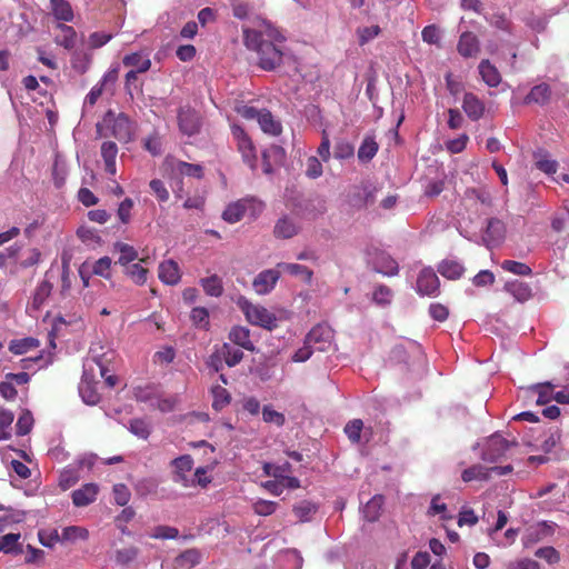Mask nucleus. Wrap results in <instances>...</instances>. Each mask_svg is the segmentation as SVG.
I'll return each instance as SVG.
<instances>
[{
	"mask_svg": "<svg viewBox=\"0 0 569 569\" xmlns=\"http://www.w3.org/2000/svg\"><path fill=\"white\" fill-rule=\"evenodd\" d=\"M242 34L246 48L256 54L257 66L264 71L276 70L288 57L286 36L269 21L244 27Z\"/></svg>",
	"mask_w": 569,
	"mask_h": 569,
	"instance_id": "1",
	"label": "nucleus"
},
{
	"mask_svg": "<svg viewBox=\"0 0 569 569\" xmlns=\"http://www.w3.org/2000/svg\"><path fill=\"white\" fill-rule=\"evenodd\" d=\"M136 123L123 112L116 113L108 110L101 123L97 124V133L100 137H113L121 143H128L133 139Z\"/></svg>",
	"mask_w": 569,
	"mask_h": 569,
	"instance_id": "2",
	"label": "nucleus"
},
{
	"mask_svg": "<svg viewBox=\"0 0 569 569\" xmlns=\"http://www.w3.org/2000/svg\"><path fill=\"white\" fill-rule=\"evenodd\" d=\"M237 306L243 312L246 319L253 326H259L268 330L277 327V318L267 308L251 303L246 297H239Z\"/></svg>",
	"mask_w": 569,
	"mask_h": 569,
	"instance_id": "3",
	"label": "nucleus"
},
{
	"mask_svg": "<svg viewBox=\"0 0 569 569\" xmlns=\"http://www.w3.org/2000/svg\"><path fill=\"white\" fill-rule=\"evenodd\" d=\"M231 132L234 140L237 141V148L241 153L243 161L251 169H254L257 166V150L251 138L247 134L244 129L238 124L231 126Z\"/></svg>",
	"mask_w": 569,
	"mask_h": 569,
	"instance_id": "4",
	"label": "nucleus"
},
{
	"mask_svg": "<svg viewBox=\"0 0 569 569\" xmlns=\"http://www.w3.org/2000/svg\"><path fill=\"white\" fill-rule=\"evenodd\" d=\"M306 343L313 349V351L326 352L332 347L333 331L325 325H317L306 336Z\"/></svg>",
	"mask_w": 569,
	"mask_h": 569,
	"instance_id": "5",
	"label": "nucleus"
},
{
	"mask_svg": "<svg viewBox=\"0 0 569 569\" xmlns=\"http://www.w3.org/2000/svg\"><path fill=\"white\" fill-rule=\"evenodd\" d=\"M556 523L547 521H541L536 525L528 527L521 538L522 545L525 548H529L539 541H541L547 536H552L555 532Z\"/></svg>",
	"mask_w": 569,
	"mask_h": 569,
	"instance_id": "6",
	"label": "nucleus"
},
{
	"mask_svg": "<svg viewBox=\"0 0 569 569\" xmlns=\"http://www.w3.org/2000/svg\"><path fill=\"white\" fill-rule=\"evenodd\" d=\"M417 291L421 296H437L440 292V281L432 268H423L417 278Z\"/></svg>",
	"mask_w": 569,
	"mask_h": 569,
	"instance_id": "7",
	"label": "nucleus"
},
{
	"mask_svg": "<svg viewBox=\"0 0 569 569\" xmlns=\"http://www.w3.org/2000/svg\"><path fill=\"white\" fill-rule=\"evenodd\" d=\"M173 481L182 487L194 486V480H190L188 473L193 468V459L190 455H183L172 460Z\"/></svg>",
	"mask_w": 569,
	"mask_h": 569,
	"instance_id": "8",
	"label": "nucleus"
},
{
	"mask_svg": "<svg viewBox=\"0 0 569 569\" xmlns=\"http://www.w3.org/2000/svg\"><path fill=\"white\" fill-rule=\"evenodd\" d=\"M178 124L182 133L193 136L200 129V116L194 109L182 107L178 111Z\"/></svg>",
	"mask_w": 569,
	"mask_h": 569,
	"instance_id": "9",
	"label": "nucleus"
},
{
	"mask_svg": "<svg viewBox=\"0 0 569 569\" xmlns=\"http://www.w3.org/2000/svg\"><path fill=\"white\" fill-rule=\"evenodd\" d=\"M509 441L500 435H493L489 438L482 453L485 461L495 462L505 456L509 449Z\"/></svg>",
	"mask_w": 569,
	"mask_h": 569,
	"instance_id": "10",
	"label": "nucleus"
},
{
	"mask_svg": "<svg viewBox=\"0 0 569 569\" xmlns=\"http://www.w3.org/2000/svg\"><path fill=\"white\" fill-rule=\"evenodd\" d=\"M279 278V269H267L256 276L252 287L258 295H267L273 290Z\"/></svg>",
	"mask_w": 569,
	"mask_h": 569,
	"instance_id": "11",
	"label": "nucleus"
},
{
	"mask_svg": "<svg viewBox=\"0 0 569 569\" xmlns=\"http://www.w3.org/2000/svg\"><path fill=\"white\" fill-rule=\"evenodd\" d=\"M457 50L463 58L476 57L480 52L478 37L471 31L462 32L457 44Z\"/></svg>",
	"mask_w": 569,
	"mask_h": 569,
	"instance_id": "12",
	"label": "nucleus"
},
{
	"mask_svg": "<svg viewBox=\"0 0 569 569\" xmlns=\"http://www.w3.org/2000/svg\"><path fill=\"white\" fill-rule=\"evenodd\" d=\"M54 42L56 44L64 48L66 50H72L77 44L78 34L73 27L64 23L56 24Z\"/></svg>",
	"mask_w": 569,
	"mask_h": 569,
	"instance_id": "13",
	"label": "nucleus"
},
{
	"mask_svg": "<svg viewBox=\"0 0 569 569\" xmlns=\"http://www.w3.org/2000/svg\"><path fill=\"white\" fill-rule=\"evenodd\" d=\"M372 264L375 271L383 276H395L399 271L398 262L383 251L376 252Z\"/></svg>",
	"mask_w": 569,
	"mask_h": 569,
	"instance_id": "14",
	"label": "nucleus"
},
{
	"mask_svg": "<svg viewBox=\"0 0 569 569\" xmlns=\"http://www.w3.org/2000/svg\"><path fill=\"white\" fill-rule=\"evenodd\" d=\"M462 109L472 121H477L483 117L486 107L475 93L466 92L462 100Z\"/></svg>",
	"mask_w": 569,
	"mask_h": 569,
	"instance_id": "15",
	"label": "nucleus"
},
{
	"mask_svg": "<svg viewBox=\"0 0 569 569\" xmlns=\"http://www.w3.org/2000/svg\"><path fill=\"white\" fill-rule=\"evenodd\" d=\"M98 492L96 483H86L72 492V502L76 507H86L97 499Z\"/></svg>",
	"mask_w": 569,
	"mask_h": 569,
	"instance_id": "16",
	"label": "nucleus"
},
{
	"mask_svg": "<svg viewBox=\"0 0 569 569\" xmlns=\"http://www.w3.org/2000/svg\"><path fill=\"white\" fill-rule=\"evenodd\" d=\"M122 63L124 67L131 68V70H136L140 73L147 72L151 68L149 54L143 51L126 54L122 59Z\"/></svg>",
	"mask_w": 569,
	"mask_h": 569,
	"instance_id": "17",
	"label": "nucleus"
},
{
	"mask_svg": "<svg viewBox=\"0 0 569 569\" xmlns=\"http://www.w3.org/2000/svg\"><path fill=\"white\" fill-rule=\"evenodd\" d=\"M300 226L288 216L280 218L273 228V234L278 239H290L299 233Z\"/></svg>",
	"mask_w": 569,
	"mask_h": 569,
	"instance_id": "18",
	"label": "nucleus"
},
{
	"mask_svg": "<svg viewBox=\"0 0 569 569\" xmlns=\"http://www.w3.org/2000/svg\"><path fill=\"white\" fill-rule=\"evenodd\" d=\"M555 385L550 381L532 385L526 389V392L531 396H537L536 403L539 406L546 405L553 399Z\"/></svg>",
	"mask_w": 569,
	"mask_h": 569,
	"instance_id": "19",
	"label": "nucleus"
},
{
	"mask_svg": "<svg viewBox=\"0 0 569 569\" xmlns=\"http://www.w3.org/2000/svg\"><path fill=\"white\" fill-rule=\"evenodd\" d=\"M229 340L236 346L248 350L254 351L256 347L250 339V330L247 327L234 326L231 328L229 336Z\"/></svg>",
	"mask_w": 569,
	"mask_h": 569,
	"instance_id": "20",
	"label": "nucleus"
},
{
	"mask_svg": "<svg viewBox=\"0 0 569 569\" xmlns=\"http://www.w3.org/2000/svg\"><path fill=\"white\" fill-rule=\"evenodd\" d=\"M478 69L481 79L487 86L496 88L501 83V74L499 70L488 59H483L479 63Z\"/></svg>",
	"mask_w": 569,
	"mask_h": 569,
	"instance_id": "21",
	"label": "nucleus"
},
{
	"mask_svg": "<svg viewBox=\"0 0 569 569\" xmlns=\"http://www.w3.org/2000/svg\"><path fill=\"white\" fill-rule=\"evenodd\" d=\"M101 157L104 161V170L108 174L114 176L117 173L116 159L118 154V147L113 141H104L101 144Z\"/></svg>",
	"mask_w": 569,
	"mask_h": 569,
	"instance_id": "22",
	"label": "nucleus"
},
{
	"mask_svg": "<svg viewBox=\"0 0 569 569\" xmlns=\"http://www.w3.org/2000/svg\"><path fill=\"white\" fill-rule=\"evenodd\" d=\"M202 560V553L197 548H189L174 558V566L182 569H191Z\"/></svg>",
	"mask_w": 569,
	"mask_h": 569,
	"instance_id": "23",
	"label": "nucleus"
},
{
	"mask_svg": "<svg viewBox=\"0 0 569 569\" xmlns=\"http://www.w3.org/2000/svg\"><path fill=\"white\" fill-rule=\"evenodd\" d=\"M180 270L176 261L169 259L159 266V279L166 284H176L180 280Z\"/></svg>",
	"mask_w": 569,
	"mask_h": 569,
	"instance_id": "24",
	"label": "nucleus"
},
{
	"mask_svg": "<svg viewBox=\"0 0 569 569\" xmlns=\"http://www.w3.org/2000/svg\"><path fill=\"white\" fill-rule=\"evenodd\" d=\"M503 289L519 302H525L532 296L530 286L520 280H511L506 282Z\"/></svg>",
	"mask_w": 569,
	"mask_h": 569,
	"instance_id": "25",
	"label": "nucleus"
},
{
	"mask_svg": "<svg viewBox=\"0 0 569 569\" xmlns=\"http://www.w3.org/2000/svg\"><path fill=\"white\" fill-rule=\"evenodd\" d=\"M506 228L501 220L491 218L488 220L485 232V241L490 244L499 243L505 237Z\"/></svg>",
	"mask_w": 569,
	"mask_h": 569,
	"instance_id": "26",
	"label": "nucleus"
},
{
	"mask_svg": "<svg viewBox=\"0 0 569 569\" xmlns=\"http://www.w3.org/2000/svg\"><path fill=\"white\" fill-rule=\"evenodd\" d=\"M20 533H7L0 537V552L7 555H20L23 552L22 543L20 542Z\"/></svg>",
	"mask_w": 569,
	"mask_h": 569,
	"instance_id": "27",
	"label": "nucleus"
},
{
	"mask_svg": "<svg viewBox=\"0 0 569 569\" xmlns=\"http://www.w3.org/2000/svg\"><path fill=\"white\" fill-rule=\"evenodd\" d=\"M551 98V88L547 83H540L535 86L530 92L526 96V103L546 104Z\"/></svg>",
	"mask_w": 569,
	"mask_h": 569,
	"instance_id": "28",
	"label": "nucleus"
},
{
	"mask_svg": "<svg viewBox=\"0 0 569 569\" xmlns=\"http://www.w3.org/2000/svg\"><path fill=\"white\" fill-rule=\"evenodd\" d=\"M248 208V202L246 200H238L236 202L230 203L222 213V218L224 221L229 223H236L240 221Z\"/></svg>",
	"mask_w": 569,
	"mask_h": 569,
	"instance_id": "29",
	"label": "nucleus"
},
{
	"mask_svg": "<svg viewBox=\"0 0 569 569\" xmlns=\"http://www.w3.org/2000/svg\"><path fill=\"white\" fill-rule=\"evenodd\" d=\"M258 123L261 128V130L266 133H269V134H272V136H278L281 133V123L279 121H277L272 113L267 110V109H262L261 110V114L258 119Z\"/></svg>",
	"mask_w": 569,
	"mask_h": 569,
	"instance_id": "30",
	"label": "nucleus"
},
{
	"mask_svg": "<svg viewBox=\"0 0 569 569\" xmlns=\"http://www.w3.org/2000/svg\"><path fill=\"white\" fill-rule=\"evenodd\" d=\"M277 268L291 276L301 277L307 283H310L313 277V271L311 269L299 263L281 262L277 264Z\"/></svg>",
	"mask_w": 569,
	"mask_h": 569,
	"instance_id": "31",
	"label": "nucleus"
},
{
	"mask_svg": "<svg viewBox=\"0 0 569 569\" xmlns=\"http://www.w3.org/2000/svg\"><path fill=\"white\" fill-rule=\"evenodd\" d=\"M317 511L318 506L309 500H302L292 508V512L301 522L310 521Z\"/></svg>",
	"mask_w": 569,
	"mask_h": 569,
	"instance_id": "32",
	"label": "nucleus"
},
{
	"mask_svg": "<svg viewBox=\"0 0 569 569\" xmlns=\"http://www.w3.org/2000/svg\"><path fill=\"white\" fill-rule=\"evenodd\" d=\"M53 16L60 20L70 22L73 20V11L67 0H50Z\"/></svg>",
	"mask_w": 569,
	"mask_h": 569,
	"instance_id": "33",
	"label": "nucleus"
},
{
	"mask_svg": "<svg viewBox=\"0 0 569 569\" xmlns=\"http://www.w3.org/2000/svg\"><path fill=\"white\" fill-rule=\"evenodd\" d=\"M438 271L440 272V274L442 277H445L447 279L457 280L462 276L465 268L462 267V264H460L457 261L443 260L439 264Z\"/></svg>",
	"mask_w": 569,
	"mask_h": 569,
	"instance_id": "34",
	"label": "nucleus"
},
{
	"mask_svg": "<svg viewBox=\"0 0 569 569\" xmlns=\"http://www.w3.org/2000/svg\"><path fill=\"white\" fill-rule=\"evenodd\" d=\"M219 351L228 367H234L243 359V352L239 348H234L228 342H224L219 348Z\"/></svg>",
	"mask_w": 569,
	"mask_h": 569,
	"instance_id": "35",
	"label": "nucleus"
},
{
	"mask_svg": "<svg viewBox=\"0 0 569 569\" xmlns=\"http://www.w3.org/2000/svg\"><path fill=\"white\" fill-rule=\"evenodd\" d=\"M383 505V498L381 496L372 497L363 507V517L369 522H375L379 519L380 512Z\"/></svg>",
	"mask_w": 569,
	"mask_h": 569,
	"instance_id": "36",
	"label": "nucleus"
},
{
	"mask_svg": "<svg viewBox=\"0 0 569 569\" xmlns=\"http://www.w3.org/2000/svg\"><path fill=\"white\" fill-rule=\"evenodd\" d=\"M202 289L210 297H220L223 293L222 280L219 276L212 274L200 281Z\"/></svg>",
	"mask_w": 569,
	"mask_h": 569,
	"instance_id": "37",
	"label": "nucleus"
},
{
	"mask_svg": "<svg viewBox=\"0 0 569 569\" xmlns=\"http://www.w3.org/2000/svg\"><path fill=\"white\" fill-rule=\"evenodd\" d=\"M211 395H212V408L216 411L222 410L224 407H227L231 401V396L229 391L223 388L222 386H213L211 388Z\"/></svg>",
	"mask_w": 569,
	"mask_h": 569,
	"instance_id": "38",
	"label": "nucleus"
},
{
	"mask_svg": "<svg viewBox=\"0 0 569 569\" xmlns=\"http://www.w3.org/2000/svg\"><path fill=\"white\" fill-rule=\"evenodd\" d=\"M373 193L367 186L357 187L356 192L350 196V203L353 207H366L373 202Z\"/></svg>",
	"mask_w": 569,
	"mask_h": 569,
	"instance_id": "39",
	"label": "nucleus"
},
{
	"mask_svg": "<svg viewBox=\"0 0 569 569\" xmlns=\"http://www.w3.org/2000/svg\"><path fill=\"white\" fill-rule=\"evenodd\" d=\"M114 249L120 253V257L118 259V263L121 266H128L130 262L138 259V252L137 250L124 242H116Z\"/></svg>",
	"mask_w": 569,
	"mask_h": 569,
	"instance_id": "40",
	"label": "nucleus"
},
{
	"mask_svg": "<svg viewBox=\"0 0 569 569\" xmlns=\"http://www.w3.org/2000/svg\"><path fill=\"white\" fill-rule=\"evenodd\" d=\"M38 346L39 341L36 338L28 337L12 340L9 345V350L14 355H23Z\"/></svg>",
	"mask_w": 569,
	"mask_h": 569,
	"instance_id": "41",
	"label": "nucleus"
},
{
	"mask_svg": "<svg viewBox=\"0 0 569 569\" xmlns=\"http://www.w3.org/2000/svg\"><path fill=\"white\" fill-rule=\"evenodd\" d=\"M89 531L79 526L64 527L61 532V541L74 542L77 540H87Z\"/></svg>",
	"mask_w": 569,
	"mask_h": 569,
	"instance_id": "42",
	"label": "nucleus"
},
{
	"mask_svg": "<svg viewBox=\"0 0 569 569\" xmlns=\"http://www.w3.org/2000/svg\"><path fill=\"white\" fill-rule=\"evenodd\" d=\"M174 170L181 176L193 177L197 179H201L203 177L202 166L196 163L177 161Z\"/></svg>",
	"mask_w": 569,
	"mask_h": 569,
	"instance_id": "43",
	"label": "nucleus"
},
{
	"mask_svg": "<svg viewBox=\"0 0 569 569\" xmlns=\"http://www.w3.org/2000/svg\"><path fill=\"white\" fill-rule=\"evenodd\" d=\"M378 152V143L372 138H366L358 149L360 161H370Z\"/></svg>",
	"mask_w": 569,
	"mask_h": 569,
	"instance_id": "44",
	"label": "nucleus"
},
{
	"mask_svg": "<svg viewBox=\"0 0 569 569\" xmlns=\"http://www.w3.org/2000/svg\"><path fill=\"white\" fill-rule=\"evenodd\" d=\"M535 166L546 174H553L557 172L558 162L548 157L547 153L535 154Z\"/></svg>",
	"mask_w": 569,
	"mask_h": 569,
	"instance_id": "45",
	"label": "nucleus"
},
{
	"mask_svg": "<svg viewBox=\"0 0 569 569\" xmlns=\"http://www.w3.org/2000/svg\"><path fill=\"white\" fill-rule=\"evenodd\" d=\"M52 290V284L48 280L41 281L38 287L36 288L33 298H32V306L37 309H39L47 298L50 296Z\"/></svg>",
	"mask_w": 569,
	"mask_h": 569,
	"instance_id": "46",
	"label": "nucleus"
},
{
	"mask_svg": "<svg viewBox=\"0 0 569 569\" xmlns=\"http://www.w3.org/2000/svg\"><path fill=\"white\" fill-rule=\"evenodd\" d=\"M126 274L132 279V281L142 286L147 281L148 269L142 267L140 263L128 264L126 268Z\"/></svg>",
	"mask_w": 569,
	"mask_h": 569,
	"instance_id": "47",
	"label": "nucleus"
},
{
	"mask_svg": "<svg viewBox=\"0 0 569 569\" xmlns=\"http://www.w3.org/2000/svg\"><path fill=\"white\" fill-rule=\"evenodd\" d=\"M501 268L518 276H531L532 273V270L528 264L515 260L502 261Z\"/></svg>",
	"mask_w": 569,
	"mask_h": 569,
	"instance_id": "48",
	"label": "nucleus"
},
{
	"mask_svg": "<svg viewBox=\"0 0 569 569\" xmlns=\"http://www.w3.org/2000/svg\"><path fill=\"white\" fill-rule=\"evenodd\" d=\"M158 481L153 478H143L136 483V492L140 497L157 493Z\"/></svg>",
	"mask_w": 569,
	"mask_h": 569,
	"instance_id": "49",
	"label": "nucleus"
},
{
	"mask_svg": "<svg viewBox=\"0 0 569 569\" xmlns=\"http://www.w3.org/2000/svg\"><path fill=\"white\" fill-rule=\"evenodd\" d=\"M363 422L360 419L349 421L345 427V433L352 443H358L361 438Z\"/></svg>",
	"mask_w": 569,
	"mask_h": 569,
	"instance_id": "50",
	"label": "nucleus"
},
{
	"mask_svg": "<svg viewBox=\"0 0 569 569\" xmlns=\"http://www.w3.org/2000/svg\"><path fill=\"white\" fill-rule=\"evenodd\" d=\"M111 264L112 261L109 257H102L93 263L92 273L109 280L111 278Z\"/></svg>",
	"mask_w": 569,
	"mask_h": 569,
	"instance_id": "51",
	"label": "nucleus"
},
{
	"mask_svg": "<svg viewBox=\"0 0 569 569\" xmlns=\"http://www.w3.org/2000/svg\"><path fill=\"white\" fill-rule=\"evenodd\" d=\"M262 419L267 423H273L277 427H282L286 422L284 415L276 411L271 406L262 408Z\"/></svg>",
	"mask_w": 569,
	"mask_h": 569,
	"instance_id": "52",
	"label": "nucleus"
},
{
	"mask_svg": "<svg viewBox=\"0 0 569 569\" xmlns=\"http://www.w3.org/2000/svg\"><path fill=\"white\" fill-rule=\"evenodd\" d=\"M33 426V418L32 415L29 411L23 412L18 418V421L16 423L17 435L18 436H26L28 435Z\"/></svg>",
	"mask_w": 569,
	"mask_h": 569,
	"instance_id": "53",
	"label": "nucleus"
},
{
	"mask_svg": "<svg viewBox=\"0 0 569 569\" xmlns=\"http://www.w3.org/2000/svg\"><path fill=\"white\" fill-rule=\"evenodd\" d=\"M535 556L540 558V559H543L549 565H555V563L560 561V553H559V551L556 548L551 547V546L539 548L535 552Z\"/></svg>",
	"mask_w": 569,
	"mask_h": 569,
	"instance_id": "54",
	"label": "nucleus"
},
{
	"mask_svg": "<svg viewBox=\"0 0 569 569\" xmlns=\"http://www.w3.org/2000/svg\"><path fill=\"white\" fill-rule=\"evenodd\" d=\"M114 501L118 506L124 507L130 500L131 493L124 483H117L113 486Z\"/></svg>",
	"mask_w": 569,
	"mask_h": 569,
	"instance_id": "55",
	"label": "nucleus"
},
{
	"mask_svg": "<svg viewBox=\"0 0 569 569\" xmlns=\"http://www.w3.org/2000/svg\"><path fill=\"white\" fill-rule=\"evenodd\" d=\"M461 478L465 482H470L477 479H486L487 472L486 469L480 465L471 466L468 469L462 471Z\"/></svg>",
	"mask_w": 569,
	"mask_h": 569,
	"instance_id": "56",
	"label": "nucleus"
},
{
	"mask_svg": "<svg viewBox=\"0 0 569 569\" xmlns=\"http://www.w3.org/2000/svg\"><path fill=\"white\" fill-rule=\"evenodd\" d=\"M353 146L348 141L341 140L335 144L333 156L337 159H349L353 156Z\"/></svg>",
	"mask_w": 569,
	"mask_h": 569,
	"instance_id": "57",
	"label": "nucleus"
},
{
	"mask_svg": "<svg viewBox=\"0 0 569 569\" xmlns=\"http://www.w3.org/2000/svg\"><path fill=\"white\" fill-rule=\"evenodd\" d=\"M130 431L141 439H147L150 435V426L143 419H133L130 421Z\"/></svg>",
	"mask_w": 569,
	"mask_h": 569,
	"instance_id": "58",
	"label": "nucleus"
},
{
	"mask_svg": "<svg viewBox=\"0 0 569 569\" xmlns=\"http://www.w3.org/2000/svg\"><path fill=\"white\" fill-rule=\"evenodd\" d=\"M276 501L260 499L253 503V511L259 516H270L277 510Z\"/></svg>",
	"mask_w": 569,
	"mask_h": 569,
	"instance_id": "59",
	"label": "nucleus"
},
{
	"mask_svg": "<svg viewBox=\"0 0 569 569\" xmlns=\"http://www.w3.org/2000/svg\"><path fill=\"white\" fill-rule=\"evenodd\" d=\"M138 556V549L134 547L123 548L117 550L116 552V561L119 565L127 566L132 562Z\"/></svg>",
	"mask_w": 569,
	"mask_h": 569,
	"instance_id": "60",
	"label": "nucleus"
},
{
	"mask_svg": "<svg viewBox=\"0 0 569 569\" xmlns=\"http://www.w3.org/2000/svg\"><path fill=\"white\" fill-rule=\"evenodd\" d=\"M373 301L378 305L386 306L391 302L392 291L385 284H380L373 292Z\"/></svg>",
	"mask_w": 569,
	"mask_h": 569,
	"instance_id": "61",
	"label": "nucleus"
},
{
	"mask_svg": "<svg viewBox=\"0 0 569 569\" xmlns=\"http://www.w3.org/2000/svg\"><path fill=\"white\" fill-rule=\"evenodd\" d=\"M322 164L320 160L312 156L307 159L306 174L311 179H317L322 174Z\"/></svg>",
	"mask_w": 569,
	"mask_h": 569,
	"instance_id": "62",
	"label": "nucleus"
},
{
	"mask_svg": "<svg viewBox=\"0 0 569 569\" xmlns=\"http://www.w3.org/2000/svg\"><path fill=\"white\" fill-rule=\"evenodd\" d=\"M151 537L154 539H176L179 537V530L170 526H157Z\"/></svg>",
	"mask_w": 569,
	"mask_h": 569,
	"instance_id": "63",
	"label": "nucleus"
},
{
	"mask_svg": "<svg viewBox=\"0 0 569 569\" xmlns=\"http://www.w3.org/2000/svg\"><path fill=\"white\" fill-rule=\"evenodd\" d=\"M468 141V134L462 133L458 138L447 141L446 148L451 153H460L466 149Z\"/></svg>",
	"mask_w": 569,
	"mask_h": 569,
	"instance_id": "64",
	"label": "nucleus"
}]
</instances>
